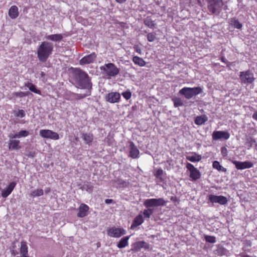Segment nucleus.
I'll list each match as a JSON object with an SVG mask.
<instances>
[{
  "label": "nucleus",
  "mask_w": 257,
  "mask_h": 257,
  "mask_svg": "<svg viewBox=\"0 0 257 257\" xmlns=\"http://www.w3.org/2000/svg\"><path fill=\"white\" fill-rule=\"evenodd\" d=\"M221 60L222 62H223L225 64H227L228 63V61L226 60V59L224 56L221 57Z\"/></svg>",
  "instance_id": "nucleus-52"
},
{
  "label": "nucleus",
  "mask_w": 257,
  "mask_h": 257,
  "mask_svg": "<svg viewBox=\"0 0 257 257\" xmlns=\"http://www.w3.org/2000/svg\"><path fill=\"white\" fill-rule=\"evenodd\" d=\"M16 184L15 182H11L6 188L2 191V196L3 198H7L13 191Z\"/></svg>",
  "instance_id": "nucleus-16"
},
{
  "label": "nucleus",
  "mask_w": 257,
  "mask_h": 257,
  "mask_svg": "<svg viewBox=\"0 0 257 257\" xmlns=\"http://www.w3.org/2000/svg\"><path fill=\"white\" fill-rule=\"evenodd\" d=\"M130 236H127L121 238L117 244V247L119 248H122L127 246L128 244V240Z\"/></svg>",
  "instance_id": "nucleus-24"
},
{
  "label": "nucleus",
  "mask_w": 257,
  "mask_h": 257,
  "mask_svg": "<svg viewBox=\"0 0 257 257\" xmlns=\"http://www.w3.org/2000/svg\"><path fill=\"white\" fill-rule=\"evenodd\" d=\"M20 137H26L29 135V132L27 131L22 130L19 133Z\"/></svg>",
  "instance_id": "nucleus-47"
},
{
  "label": "nucleus",
  "mask_w": 257,
  "mask_h": 257,
  "mask_svg": "<svg viewBox=\"0 0 257 257\" xmlns=\"http://www.w3.org/2000/svg\"><path fill=\"white\" fill-rule=\"evenodd\" d=\"M229 23L230 25L233 26L234 28L237 29H241L242 27V25L239 21L234 18H231L229 20Z\"/></svg>",
  "instance_id": "nucleus-30"
},
{
  "label": "nucleus",
  "mask_w": 257,
  "mask_h": 257,
  "mask_svg": "<svg viewBox=\"0 0 257 257\" xmlns=\"http://www.w3.org/2000/svg\"><path fill=\"white\" fill-rule=\"evenodd\" d=\"M129 147L130 150L129 157L133 159L139 158L140 151L135 144L132 142H130Z\"/></svg>",
  "instance_id": "nucleus-15"
},
{
  "label": "nucleus",
  "mask_w": 257,
  "mask_h": 257,
  "mask_svg": "<svg viewBox=\"0 0 257 257\" xmlns=\"http://www.w3.org/2000/svg\"><path fill=\"white\" fill-rule=\"evenodd\" d=\"M144 222L143 216L142 215H138L134 219L133 222L131 225V228L137 227L138 226L140 225Z\"/></svg>",
  "instance_id": "nucleus-22"
},
{
  "label": "nucleus",
  "mask_w": 257,
  "mask_h": 257,
  "mask_svg": "<svg viewBox=\"0 0 257 257\" xmlns=\"http://www.w3.org/2000/svg\"><path fill=\"white\" fill-rule=\"evenodd\" d=\"M135 251H139L142 248L148 249L149 244L144 241H138L136 242L133 246Z\"/></svg>",
  "instance_id": "nucleus-18"
},
{
  "label": "nucleus",
  "mask_w": 257,
  "mask_h": 257,
  "mask_svg": "<svg viewBox=\"0 0 257 257\" xmlns=\"http://www.w3.org/2000/svg\"><path fill=\"white\" fill-rule=\"evenodd\" d=\"M202 157L201 155L196 153H194L192 155L186 156V159L191 162H198L201 161Z\"/></svg>",
  "instance_id": "nucleus-27"
},
{
  "label": "nucleus",
  "mask_w": 257,
  "mask_h": 257,
  "mask_svg": "<svg viewBox=\"0 0 257 257\" xmlns=\"http://www.w3.org/2000/svg\"><path fill=\"white\" fill-rule=\"evenodd\" d=\"M125 233L126 231L121 228L113 227L107 229V234L110 237L117 238L125 234Z\"/></svg>",
  "instance_id": "nucleus-9"
},
{
  "label": "nucleus",
  "mask_w": 257,
  "mask_h": 257,
  "mask_svg": "<svg viewBox=\"0 0 257 257\" xmlns=\"http://www.w3.org/2000/svg\"><path fill=\"white\" fill-rule=\"evenodd\" d=\"M25 115V112L23 109L19 110V111L15 114L16 116L20 117L21 118L24 117Z\"/></svg>",
  "instance_id": "nucleus-44"
},
{
  "label": "nucleus",
  "mask_w": 257,
  "mask_h": 257,
  "mask_svg": "<svg viewBox=\"0 0 257 257\" xmlns=\"http://www.w3.org/2000/svg\"><path fill=\"white\" fill-rule=\"evenodd\" d=\"M252 117L254 119L257 120V111L253 113Z\"/></svg>",
  "instance_id": "nucleus-53"
},
{
  "label": "nucleus",
  "mask_w": 257,
  "mask_h": 257,
  "mask_svg": "<svg viewBox=\"0 0 257 257\" xmlns=\"http://www.w3.org/2000/svg\"><path fill=\"white\" fill-rule=\"evenodd\" d=\"M81 138L86 144L90 145L93 140V136L91 134L83 133Z\"/></svg>",
  "instance_id": "nucleus-28"
},
{
  "label": "nucleus",
  "mask_w": 257,
  "mask_h": 257,
  "mask_svg": "<svg viewBox=\"0 0 257 257\" xmlns=\"http://www.w3.org/2000/svg\"><path fill=\"white\" fill-rule=\"evenodd\" d=\"M96 57V55L95 53L83 57L79 61L81 65H84L93 63Z\"/></svg>",
  "instance_id": "nucleus-14"
},
{
  "label": "nucleus",
  "mask_w": 257,
  "mask_h": 257,
  "mask_svg": "<svg viewBox=\"0 0 257 257\" xmlns=\"http://www.w3.org/2000/svg\"><path fill=\"white\" fill-rule=\"evenodd\" d=\"M212 140L216 141L221 139L228 140L230 138V134L228 132L217 131H214L212 135Z\"/></svg>",
  "instance_id": "nucleus-11"
},
{
  "label": "nucleus",
  "mask_w": 257,
  "mask_h": 257,
  "mask_svg": "<svg viewBox=\"0 0 257 257\" xmlns=\"http://www.w3.org/2000/svg\"><path fill=\"white\" fill-rule=\"evenodd\" d=\"M72 94H76L75 93L69 92L66 95V97H67L66 99L69 100H75V98L73 96Z\"/></svg>",
  "instance_id": "nucleus-45"
},
{
  "label": "nucleus",
  "mask_w": 257,
  "mask_h": 257,
  "mask_svg": "<svg viewBox=\"0 0 257 257\" xmlns=\"http://www.w3.org/2000/svg\"><path fill=\"white\" fill-rule=\"evenodd\" d=\"M9 137L12 139L14 138H20L19 133H17L14 135H10Z\"/></svg>",
  "instance_id": "nucleus-50"
},
{
  "label": "nucleus",
  "mask_w": 257,
  "mask_h": 257,
  "mask_svg": "<svg viewBox=\"0 0 257 257\" xmlns=\"http://www.w3.org/2000/svg\"><path fill=\"white\" fill-rule=\"evenodd\" d=\"M221 153L223 157H225L227 156L228 151L225 147H223L221 148Z\"/></svg>",
  "instance_id": "nucleus-46"
},
{
  "label": "nucleus",
  "mask_w": 257,
  "mask_h": 257,
  "mask_svg": "<svg viewBox=\"0 0 257 257\" xmlns=\"http://www.w3.org/2000/svg\"><path fill=\"white\" fill-rule=\"evenodd\" d=\"M20 141L16 140H10L9 143V148L10 150H18L21 148L19 146Z\"/></svg>",
  "instance_id": "nucleus-20"
},
{
  "label": "nucleus",
  "mask_w": 257,
  "mask_h": 257,
  "mask_svg": "<svg viewBox=\"0 0 257 257\" xmlns=\"http://www.w3.org/2000/svg\"><path fill=\"white\" fill-rule=\"evenodd\" d=\"M74 78L76 87L91 90L92 83L86 72L80 69H75L74 72Z\"/></svg>",
  "instance_id": "nucleus-1"
},
{
  "label": "nucleus",
  "mask_w": 257,
  "mask_h": 257,
  "mask_svg": "<svg viewBox=\"0 0 257 257\" xmlns=\"http://www.w3.org/2000/svg\"><path fill=\"white\" fill-rule=\"evenodd\" d=\"M156 39V34L154 33H150L147 35V40L149 42H153Z\"/></svg>",
  "instance_id": "nucleus-42"
},
{
  "label": "nucleus",
  "mask_w": 257,
  "mask_h": 257,
  "mask_svg": "<svg viewBox=\"0 0 257 257\" xmlns=\"http://www.w3.org/2000/svg\"><path fill=\"white\" fill-rule=\"evenodd\" d=\"M135 50L139 54H141V49L138 45H135L134 47Z\"/></svg>",
  "instance_id": "nucleus-48"
},
{
  "label": "nucleus",
  "mask_w": 257,
  "mask_h": 257,
  "mask_svg": "<svg viewBox=\"0 0 257 257\" xmlns=\"http://www.w3.org/2000/svg\"><path fill=\"white\" fill-rule=\"evenodd\" d=\"M153 212L154 210L153 209L148 208V209L145 210L144 211L143 214L145 217L149 218Z\"/></svg>",
  "instance_id": "nucleus-40"
},
{
  "label": "nucleus",
  "mask_w": 257,
  "mask_h": 257,
  "mask_svg": "<svg viewBox=\"0 0 257 257\" xmlns=\"http://www.w3.org/2000/svg\"><path fill=\"white\" fill-rule=\"evenodd\" d=\"M93 187L92 185H87L86 187V190L89 192H91L92 191Z\"/></svg>",
  "instance_id": "nucleus-49"
},
{
  "label": "nucleus",
  "mask_w": 257,
  "mask_h": 257,
  "mask_svg": "<svg viewBox=\"0 0 257 257\" xmlns=\"http://www.w3.org/2000/svg\"><path fill=\"white\" fill-rule=\"evenodd\" d=\"M101 71H103L108 78L116 76L119 72V69L114 64L109 63L105 64L100 67Z\"/></svg>",
  "instance_id": "nucleus-4"
},
{
  "label": "nucleus",
  "mask_w": 257,
  "mask_h": 257,
  "mask_svg": "<svg viewBox=\"0 0 257 257\" xmlns=\"http://www.w3.org/2000/svg\"><path fill=\"white\" fill-rule=\"evenodd\" d=\"M207 8L212 14L218 15L223 6V0H206Z\"/></svg>",
  "instance_id": "nucleus-3"
},
{
  "label": "nucleus",
  "mask_w": 257,
  "mask_h": 257,
  "mask_svg": "<svg viewBox=\"0 0 257 257\" xmlns=\"http://www.w3.org/2000/svg\"><path fill=\"white\" fill-rule=\"evenodd\" d=\"M205 239L206 242L210 243H215L216 242V238L215 236L206 235L205 236Z\"/></svg>",
  "instance_id": "nucleus-41"
},
{
  "label": "nucleus",
  "mask_w": 257,
  "mask_h": 257,
  "mask_svg": "<svg viewBox=\"0 0 257 257\" xmlns=\"http://www.w3.org/2000/svg\"><path fill=\"white\" fill-rule=\"evenodd\" d=\"M44 194V191L42 189H38L31 192L30 196L32 197H36L42 196Z\"/></svg>",
  "instance_id": "nucleus-35"
},
{
  "label": "nucleus",
  "mask_w": 257,
  "mask_h": 257,
  "mask_svg": "<svg viewBox=\"0 0 257 257\" xmlns=\"http://www.w3.org/2000/svg\"><path fill=\"white\" fill-rule=\"evenodd\" d=\"M113 201V200L112 199H107L105 200V203L107 204H109L111 203Z\"/></svg>",
  "instance_id": "nucleus-51"
},
{
  "label": "nucleus",
  "mask_w": 257,
  "mask_h": 257,
  "mask_svg": "<svg viewBox=\"0 0 257 257\" xmlns=\"http://www.w3.org/2000/svg\"><path fill=\"white\" fill-rule=\"evenodd\" d=\"M187 171L189 172V177L192 181H196L201 177L200 171L192 164L187 163L186 164Z\"/></svg>",
  "instance_id": "nucleus-6"
},
{
  "label": "nucleus",
  "mask_w": 257,
  "mask_h": 257,
  "mask_svg": "<svg viewBox=\"0 0 257 257\" xmlns=\"http://www.w3.org/2000/svg\"><path fill=\"white\" fill-rule=\"evenodd\" d=\"M91 91L90 90H86L85 94H78L76 93V94H72L73 96L75 98V100H79L83 99L86 96H90L91 95Z\"/></svg>",
  "instance_id": "nucleus-34"
},
{
  "label": "nucleus",
  "mask_w": 257,
  "mask_h": 257,
  "mask_svg": "<svg viewBox=\"0 0 257 257\" xmlns=\"http://www.w3.org/2000/svg\"><path fill=\"white\" fill-rule=\"evenodd\" d=\"M117 3H119V4H122L123 3H124L126 0H115Z\"/></svg>",
  "instance_id": "nucleus-54"
},
{
  "label": "nucleus",
  "mask_w": 257,
  "mask_h": 257,
  "mask_svg": "<svg viewBox=\"0 0 257 257\" xmlns=\"http://www.w3.org/2000/svg\"><path fill=\"white\" fill-rule=\"evenodd\" d=\"M253 143L255 142V140L254 139H253Z\"/></svg>",
  "instance_id": "nucleus-62"
},
{
  "label": "nucleus",
  "mask_w": 257,
  "mask_h": 257,
  "mask_svg": "<svg viewBox=\"0 0 257 257\" xmlns=\"http://www.w3.org/2000/svg\"><path fill=\"white\" fill-rule=\"evenodd\" d=\"M207 120V117L205 115H203L196 117L194 122L196 124L200 125L204 124Z\"/></svg>",
  "instance_id": "nucleus-31"
},
{
  "label": "nucleus",
  "mask_w": 257,
  "mask_h": 257,
  "mask_svg": "<svg viewBox=\"0 0 257 257\" xmlns=\"http://www.w3.org/2000/svg\"><path fill=\"white\" fill-rule=\"evenodd\" d=\"M53 45L52 43L44 41L39 46L37 49V56L41 62H45L52 53Z\"/></svg>",
  "instance_id": "nucleus-2"
},
{
  "label": "nucleus",
  "mask_w": 257,
  "mask_h": 257,
  "mask_svg": "<svg viewBox=\"0 0 257 257\" xmlns=\"http://www.w3.org/2000/svg\"><path fill=\"white\" fill-rule=\"evenodd\" d=\"M29 156H32V157H33V156H34V155H33V153H31L30 154V155H29Z\"/></svg>",
  "instance_id": "nucleus-60"
},
{
  "label": "nucleus",
  "mask_w": 257,
  "mask_h": 257,
  "mask_svg": "<svg viewBox=\"0 0 257 257\" xmlns=\"http://www.w3.org/2000/svg\"><path fill=\"white\" fill-rule=\"evenodd\" d=\"M221 249L224 250L225 249H224V248H221Z\"/></svg>",
  "instance_id": "nucleus-63"
},
{
  "label": "nucleus",
  "mask_w": 257,
  "mask_h": 257,
  "mask_svg": "<svg viewBox=\"0 0 257 257\" xmlns=\"http://www.w3.org/2000/svg\"><path fill=\"white\" fill-rule=\"evenodd\" d=\"M179 93L188 99L193 97L190 90V87H184L180 90Z\"/></svg>",
  "instance_id": "nucleus-26"
},
{
  "label": "nucleus",
  "mask_w": 257,
  "mask_h": 257,
  "mask_svg": "<svg viewBox=\"0 0 257 257\" xmlns=\"http://www.w3.org/2000/svg\"><path fill=\"white\" fill-rule=\"evenodd\" d=\"M50 191V189L49 187L46 188L45 190V192L46 194H48Z\"/></svg>",
  "instance_id": "nucleus-56"
},
{
  "label": "nucleus",
  "mask_w": 257,
  "mask_h": 257,
  "mask_svg": "<svg viewBox=\"0 0 257 257\" xmlns=\"http://www.w3.org/2000/svg\"><path fill=\"white\" fill-rule=\"evenodd\" d=\"M25 86L28 87L31 91L35 93L41 95V91L37 89L36 86L29 81H27L25 83Z\"/></svg>",
  "instance_id": "nucleus-23"
},
{
  "label": "nucleus",
  "mask_w": 257,
  "mask_h": 257,
  "mask_svg": "<svg viewBox=\"0 0 257 257\" xmlns=\"http://www.w3.org/2000/svg\"><path fill=\"white\" fill-rule=\"evenodd\" d=\"M120 96L119 93L110 92L106 96V100L110 103H115L119 101Z\"/></svg>",
  "instance_id": "nucleus-13"
},
{
  "label": "nucleus",
  "mask_w": 257,
  "mask_h": 257,
  "mask_svg": "<svg viewBox=\"0 0 257 257\" xmlns=\"http://www.w3.org/2000/svg\"><path fill=\"white\" fill-rule=\"evenodd\" d=\"M239 78L241 83L246 84L252 83L255 79L253 74L249 70L240 72Z\"/></svg>",
  "instance_id": "nucleus-5"
},
{
  "label": "nucleus",
  "mask_w": 257,
  "mask_h": 257,
  "mask_svg": "<svg viewBox=\"0 0 257 257\" xmlns=\"http://www.w3.org/2000/svg\"><path fill=\"white\" fill-rule=\"evenodd\" d=\"M115 182L119 187H126L127 186V182L121 179H117Z\"/></svg>",
  "instance_id": "nucleus-38"
},
{
  "label": "nucleus",
  "mask_w": 257,
  "mask_h": 257,
  "mask_svg": "<svg viewBox=\"0 0 257 257\" xmlns=\"http://www.w3.org/2000/svg\"><path fill=\"white\" fill-rule=\"evenodd\" d=\"M208 198L209 201L212 204L217 203L220 205H225L228 202L227 198L225 196L222 195L217 196L213 194H209Z\"/></svg>",
  "instance_id": "nucleus-8"
},
{
  "label": "nucleus",
  "mask_w": 257,
  "mask_h": 257,
  "mask_svg": "<svg viewBox=\"0 0 257 257\" xmlns=\"http://www.w3.org/2000/svg\"><path fill=\"white\" fill-rule=\"evenodd\" d=\"M192 96H196L202 92V89L200 87L190 88Z\"/></svg>",
  "instance_id": "nucleus-37"
},
{
  "label": "nucleus",
  "mask_w": 257,
  "mask_h": 257,
  "mask_svg": "<svg viewBox=\"0 0 257 257\" xmlns=\"http://www.w3.org/2000/svg\"><path fill=\"white\" fill-rule=\"evenodd\" d=\"M29 94V92H14L11 94L10 99H15V98L17 97H23L24 96H28Z\"/></svg>",
  "instance_id": "nucleus-29"
},
{
  "label": "nucleus",
  "mask_w": 257,
  "mask_h": 257,
  "mask_svg": "<svg viewBox=\"0 0 257 257\" xmlns=\"http://www.w3.org/2000/svg\"><path fill=\"white\" fill-rule=\"evenodd\" d=\"M144 24L146 26L149 27L150 28H153L155 26V23L152 19L148 17L144 20Z\"/></svg>",
  "instance_id": "nucleus-36"
},
{
  "label": "nucleus",
  "mask_w": 257,
  "mask_h": 257,
  "mask_svg": "<svg viewBox=\"0 0 257 257\" xmlns=\"http://www.w3.org/2000/svg\"><path fill=\"white\" fill-rule=\"evenodd\" d=\"M78 213L77 216L78 217L82 218L87 215L89 207L85 204H81L78 208Z\"/></svg>",
  "instance_id": "nucleus-17"
},
{
  "label": "nucleus",
  "mask_w": 257,
  "mask_h": 257,
  "mask_svg": "<svg viewBox=\"0 0 257 257\" xmlns=\"http://www.w3.org/2000/svg\"><path fill=\"white\" fill-rule=\"evenodd\" d=\"M133 61L135 64L140 66H144L146 65V62L142 58L138 56H134Z\"/></svg>",
  "instance_id": "nucleus-33"
},
{
  "label": "nucleus",
  "mask_w": 257,
  "mask_h": 257,
  "mask_svg": "<svg viewBox=\"0 0 257 257\" xmlns=\"http://www.w3.org/2000/svg\"><path fill=\"white\" fill-rule=\"evenodd\" d=\"M28 246L26 241H23L21 242V248H20V257H29L28 256Z\"/></svg>",
  "instance_id": "nucleus-19"
},
{
  "label": "nucleus",
  "mask_w": 257,
  "mask_h": 257,
  "mask_svg": "<svg viewBox=\"0 0 257 257\" xmlns=\"http://www.w3.org/2000/svg\"><path fill=\"white\" fill-rule=\"evenodd\" d=\"M242 257H251V256H250L249 255H248V254H244L243 256H242Z\"/></svg>",
  "instance_id": "nucleus-59"
},
{
  "label": "nucleus",
  "mask_w": 257,
  "mask_h": 257,
  "mask_svg": "<svg viewBox=\"0 0 257 257\" xmlns=\"http://www.w3.org/2000/svg\"><path fill=\"white\" fill-rule=\"evenodd\" d=\"M173 100L174 102V105L175 107H177V99L175 98H173Z\"/></svg>",
  "instance_id": "nucleus-55"
},
{
  "label": "nucleus",
  "mask_w": 257,
  "mask_h": 257,
  "mask_svg": "<svg viewBox=\"0 0 257 257\" xmlns=\"http://www.w3.org/2000/svg\"><path fill=\"white\" fill-rule=\"evenodd\" d=\"M163 174V170L162 169H158L155 171L154 175L155 177L160 180L162 179V176Z\"/></svg>",
  "instance_id": "nucleus-39"
},
{
  "label": "nucleus",
  "mask_w": 257,
  "mask_h": 257,
  "mask_svg": "<svg viewBox=\"0 0 257 257\" xmlns=\"http://www.w3.org/2000/svg\"><path fill=\"white\" fill-rule=\"evenodd\" d=\"M168 162L169 163V165H172L173 166L174 164H173V162L172 161H168Z\"/></svg>",
  "instance_id": "nucleus-58"
},
{
  "label": "nucleus",
  "mask_w": 257,
  "mask_h": 257,
  "mask_svg": "<svg viewBox=\"0 0 257 257\" xmlns=\"http://www.w3.org/2000/svg\"><path fill=\"white\" fill-rule=\"evenodd\" d=\"M9 15L12 19H15L19 16L18 8L16 6H12L9 11Z\"/></svg>",
  "instance_id": "nucleus-21"
},
{
  "label": "nucleus",
  "mask_w": 257,
  "mask_h": 257,
  "mask_svg": "<svg viewBox=\"0 0 257 257\" xmlns=\"http://www.w3.org/2000/svg\"><path fill=\"white\" fill-rule=\"evenodd\" d=\"M121 94L123 96V97L125 98L126 100H128L130 98H131L132 96V93L129 90H127L126 91L122 92Z\"/></svg>",
  "instance_id": "nucleus-43"
},
{
  "label": "nucleus",
  "mask_w": 257,
  "mask_h": 257,
  "mask_svg": "<svg viewBox=\"0 0 257 257\" xmlns=\"http://www.w3.org/2000/svg\"><path fill=\"white\" fill-rule=\"evenodd\" d=\"M46 38L48 40L55 42H60L63 39V36L61 34H57L48 35Z\"/></svg>",
  "instance_id": "nucleus-25"
},
{
  "label": "nucleus",
  "mask_w": 257,
  "mask_h": 257,
  "mask_svg": "<svg viewBox=\"0 0 257 257\" xmlns=\"http://www.w3.org/2000/svg\"><path fill=\"white\" fill-rule=\"evenodd\" d=\"M40 135L42 138L51 139L54 140H57L59 139V136L57 133L49 130H40Z\"/></svg>",
  "instance_id": "nucleus-10"
},
{
  "label": "nucleus",
  "mask_w": 257,
  "mask_h": 257,
  "mask_svg": "<svg viewBox=\"0 0 257 257\" xmlns=\"http://www.w3.org/2000/svg\"><path fill=\"white\" fill-rule=\"evenodd\" d=\"M40 75L41 77H43L45 75V73L44 72H41L40 73Z\"/></svg>",
  "instance_id": "nucleus-57"
},
{
  "label": "nucleus",
  "mask_w": 257,
  "mask_h": 257,
  "mask_svg": "<svg viewBox=\"0 0 257 257\" xmlns=\"http://www.w3.org/2000/svg\"><path fill=\"white\" fill-rule=\"evenodd\" d=\"M144 205L147 208L164 206L165 201L163 198H152L146 199L144 203Z\"/></svg>",
  "instance_id": "nucleus-7"
},
{
  "label": "nucleus",
  "mask_w": 257,
  "mask_h": 257,
  "mask_svg": "<svg viewBox=\"0 0 257 257\" xmlns=\"http://www.w3.org/2000/svg\"><path fill=\"white\" fill-rule=\"evenodd\" d=\"M212 167L214 169L217 170L218 171H222L223 172H226L227 169L223 167L220 163L217 161H214L212 163Z\"/></svg>",
  "instance_id": "nucleus-32"
},
{
  "label": "nucleus",
  "mask_w": 257,
  "mask_h": 257,
  "mask_svg": "<svg viewBox=\"0 0 257 257\" xmlns=\"http://www.w3.org/2000/svg\"><path fill=\"white\" fill-rule=\"evenodd\" d=\"M231 162L235 165V168L237 170H243L245 169L250 168L253 166V163L249 161L240 162L232 160Z\"/></svg>",
  "instance_id": "nucleus-12"
},
{
  "label": "nucleus",
  "mask_w": 257,
  "mask_h": 257,
  "mask_svg": "<svg viewBox=\"0 0 257 257\" xmlns=\"http://www.w3.org/2000/svg\"><path fill=\"white\" fill-rule=\"evenodd\" d=\"M177 104H178V106H179L180 105L179 102L178 101Z\"/></svg>",
  "instance_id": "nucleus-61"
},
{
  "label": "nucleus",
  "mask_w": 257,
  "mask_h": 257,
  "mask_svg": "<svg viewBox=\"0 0 257 257\" xmlns=\"http://www.w3.org/2000/svg\"><path fill=\"white\" fill-rule=\"evenodd\" d=\"M190 1H191V0H189Z\"/></svg>",
  "instance_id": "nucleus-64"
}]
</instances>
